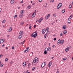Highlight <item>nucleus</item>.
<instances>
[{"instance_id":"obj_1","label":"nucleus","mask_w":73,"mask_h":73,"mask_svg":"<svg viewBox=\"0 0 73 73\" xmlns=\"http://www.w3.org/2000/svg\"><path fill=\"white\" fill-rule=\"evenodd\" d=\"M37 36V33L36 31L33 33L31 35V37H36Z\"/></svg>"},{"instance_id":"obj_2","label":"nucleus","mask_w":73,"mask_h":73,"mask_svg":"<svg viewBox=\"0 0 73 73\" xmlns=\"http://www.w3.org/2000/svg\"><path fill=\"white\" fill-rule=\"evenodd\" d=\"M37 61H38V59L37 58V57H36L34 59L33 62L34 63H36V62H37Z\"/></svg>"},{"instance_id":"obj_3","label":"nucleus","mask_w":73,"mask_h":73,"mask_svg":"<svg viewBox=\"0 0 73 73\" xmlns=\"http://www.w3.org/2000/svg\"><path fill=\"white\" fill-rule=\"evenodd\" d=\"M45 65H46V64H45V62H44V63H43L41 65V68H44V67Z\"/></svg>"},{"instance_id":"obj_4","label":"nucleus","mask_w":73,"mask_h":73,"mask_svg":"<svg viewBox=\"0 0 73 73\" xmlns=\"http://www.w3.org/2000/svg\"><path fill=\"white\" fill-rule=\"evenodd\" d=\"M45 29H43L42 31V33L43 34H44V33H45Z\"/></svg>"},{"instance_id":"obj_5","label":"nucleus","mask_w":73,"mask_h":73,"mask_svg":"<svg viewBox=\"0 0 73 73\" xmlns=\"http://www.w3.org/2000/svg\"><path fill=\"white\" fill-rule=\"evenodd\" d=\"M52 62H49V63L48 64V67L49 68H50V66H51V65H52Z\"/></svg>"},{"instance_id":"obj_6","label":"nucleus","mask_w":73,"mask_h":73,"mask_svg":"<svg viewBox=\"0 0 73 73\" xmlns=\"http://www.w3.org/2000/svg\"><path fill=\"white\" fill-rule=\"evenodd\" d=\"M4 42V40L2 39H0V44H2Z\"/></svg>"},{"instance_id":"obj_7","label":"nucleus","mask_w":73,"mask_h":73,"mask_svg":"<svg viewBox=\"0 0 73 73\" xmlns=\"http://www.w3.org/2000/svg\"><path fill=\"white\" fill-rule=\"evenodd\" d=\"M61 40L60 39H59L57 41V44L58 45L59 44H60V42H61Z\"/></svg>"},{"instance_id":"obj_8","label":"nucleus","mask_w":73,"mask_h":73,"mask_svg":"<svg viewBox=\"0 0 73 73\" xmlns=\"http://www.w3.org/2000/svg\"><path fill=\"white\" fill-rule=\"evenodd\" d=\"M62 3H59L58 4V7H59H59H61L62 6Z\"/></svg>"},{"instance_id":"obj_9","label":"nucleus","mask_w":73,"mask_h":73,"mask_svg":"<svg viewBox=\"0 0 73 73\" xmlns=\"http://www.w3.org/2000/svg\"><path fill=\"white\" fill-rule=\"evenodd\" d=\"M14 0H11V4H13L14 3Z\"/></svg>"},{"instance_id":"obj_10","label":"nucleus","mask_w":73,"mask_h":73,"mask_svg":"<svg viewBox=\"0 0 73 73\" xmlns=\"http://www.w3.org/2000/svg\"><path fill=\"white\" fill-rule=\"evenodd\" d=\"M66 26H65V25H64L63 26V29H66Z\"/></svg>"},{"instance_id":"obj_11","label":"nucleus","mask_w":73,"mask_h":73,"mask_svg":"<svg viewBox=\"0 0 73 73\" xmlns=\"http://www.w3.org/2000/svg\"><path fill=\"white\" fill-rule=\"evenodd\" d=\"M42 20H43V17H42L39 20V21H40L41 22Z\"/></svg>"},{"instance_id":"obj_12","label":"nucleus","mask_w":73,"mask_h":73,"mask_svg":"<svg viewBox=\"0 0 73 73\" xmlns=\"http://www.w3.org/2000/svg\"><path fill=\"white\" fill-rule=\"evenodd\" d=\"M69 50V47H67L66 48V49H65L66 52H68Z\"/></svg>"},{"instance_id":"obj_13","label":"nucleus","mask_w":73,"mask_h":73,"mask_svg":"<svg viewBox=\"0 0 73 73\" xmlns=\"http://www.w3.org/2000/svg\"><path fill=\"white\" fill-rule=\"evenodd\" d=\"M23 66H25V65H26V62H24L23 63Z\"/></svg>"},{"instance_id":"obj_14","label":"nucleus","mask_w":73,"mask_h":73,"mask_svg":"<svg viewBox=\"0 0 73 73\" xmlns=\"http://www.w3.org/2000/svg\"><path fill=\"white\" fill-rule=\"evenodd\" d=\"M29 47H27L26 49V52H29V50H28V49H29Z\"/></svg>"},{"instance_id":"obj_15","label":"nucleus","mask_w":73,"mask_h":73,"mask_svg":"<svg viewBox=\"0 0 73 73\" xmlns=\"http://www.w3.org/2000/svg\"><path fill=\"white\" fill-rule=\"evenodd\" d=\"M23 14L21 13V14H20L19 15V17H21H21H23Z\"/></svg>"},{"instance_id":"obj_16","label":"nucleus","mask_w":73,"mask_h":73,"mask_svg":"<svg viewBox=\"0 0 73 73\" xmlns=\"http://www.w3.org/2000/svg\"><path fill=\"white\" fill-rule=\"evenodd\" d=\"M68 23H69V24H70V19H68Z\"/></svg>"},{"instance_id":"obj_17","label":"nucleus","mask_w":73,"mask_h":73,"mask_svg":"<svg viewBox=\"0 0 73 73\" xmlns=\"http://www.w3.org/2000/svg\"><path fill=\"white\" fill-rule=\"evenodd\" d=\"M66 33H67V31L66 30L64 31L63 32V34L64 35H65V34H66Z\"/></svg>"},{"instance_id":"obj_18","label":"nucleus","mask_w":73,"mask_h":73,"mask_svg":"<svg viewBox=\"0 0 73 73\" xmlns=\"http://www.w3.org/2000/svg\"><path fill=\"white\" fill-rule=\"evenodd\" d=\"M64 42V40H62L61 41H60V44H62Z\"/></svg>"},{"instance_id":"obj_19","label":"nucleus","mask_w":73,"mask_h":73,"mask_svg":"<svg viewBox=\"0 0 73 73\" xmlns=\"http://www.w3.org/2000/svg\"><path fill=\"white\" fill-rule=\"evenodd\" d=\"M19 35H23V31H21L20 32Z\"/></svg>"},{"instance_id":"obj_20","label":"nucleus","mask_w":73,"mask_h":73,"mask_svg":"<svg viewBox=\"0 0 73 73\" xmlns=\"http://www.w3.org/2000/svg\"><path fill=\"white\" fill-rule=\"evenodd\" d=\"M24 24V22H21L20 23V25H23V24Z\"/></svg>"},{"instance_id":"obj_21","label":"nucleus","mask_w":73,"mask_h":73,"mask_svg":"<svg viewBox=\"0 0 73 73\" xmlns=\"http://www.w3.org/2000/svg\"><path fill=\"white\" fill-rule=\"evenodd\" d=\"M65 9H64L63 10H62V13H64V12H65Z\"/></svg>"},{"instance_id":"obj_22","label":"nucleus","mask_w":73,"mask_h":73,"mask_svg":"<svg viewBox=\"0 0 73 73\" xmlns=\"http://www.w3.org/2000/svg\"><path fill=\"white\" fill-rule=\"evenodd\" d=\"M21 37H22V36L21 35H19V38H21Z\"/></svg>"},{"instance_id":"obj_23","label":"nucleus","mask_w":73,"mask_h":73,"mask_svg":"<svg viewBox=\"0 0 73 73\" xmlns=\"http://www.w3.org/2000/svg\"><path fill=\"white\" fill-rule=\"evenodd\" d=\"M49 19V17H48V16L47 15L46 17V19L47 20V19Z\"/></svg>"},{"instance_id":"obj_24","label":"nucleus","mask_w":73,"mask_h":73,"mask_svg":"<svg viewBox=\"0 0 73 73\" xmlns=\"http://www.w3.org/2000/svg\"><path fill=\"white\" fill-rule=\"evenodd\" d=\"M44 53L45 54H47V52L46 51H45L44 52Z\"/></svg>"},{"instance_id":"obj_25","label":"nucleus","mask_w":73,"mask_h":73,"mask_svg":"<svg viewBox=\"0 0 73 73\" xmlns=\"http://www.w3.org/2000/svg\"><path fill=\"white\" fill-rule=\"evenodd\" d=\"M67 59V58H63V60L64 61H65V60H66Z\"/></svg>"},{"instance_id":"obj_26","label":"nucleus","mask_w":73,"mask_h":73,"mask_svg":"<svg viewBox=\"0 0 73 73\" xmlns=\"http://www.w3.org/2000/svg\"><path fill=\"white\" fill-rule=\"evenodd\" d=\"M72 8V5L70 4L69 5V8Z\"/></svg>"},{"instance_id":"obj_27","label":"nucleus","mask_w":73,"mask_h":73,"mask_svg":"<svg viewBox=\"0 0 73 73\" xmlns=\"http://www.w3.org/2000/svg\"><path fill=\"white\" fill-rule=\"evenodd\" d=\"M21 13L22 14V13H24V10H22L21 12Z\"/></svg>"},{"instance_id":"obj_28","label":"nucleus","mask_w":73,"mask_h":73,"mask_svg":"<svg viewBox=\"0 0 73 73\" xmlns=\"http://www.w3.org/2000/svg\"><path fill=\"white\" fill-rule=\"evenodd\" d=\"M50 49H51V48H50V47H49L48 48V50L49 51L50 50Z\"/></svg>"},{"instance_id":"obj_29","label":"nucleus","mask_w":73,"mask_h":73,"mask_svg":"<svg viewBox=\"0 0 73 73\" xmlns=\"http://www.w3.org/2000/svg\"><path fill=\"white\" fill-rule=\"evenodd\" d=\"M31 8V6H29L28 7V8L29 9H30Z\"/></svg>"},{"instance_id":"obj_30","label":"nucleus","mask_w":73,"mask_h":73,"mask_svg":"<svg viewBox=\"0 0 73 73\" xmlns=\"http://www.w3.org/2000/svg\"><path fill=\"white\" fill-rule=\"evenodd\" d=\"M45 51H47L48 50V48H45L44 49Z\"/></svg>"},{"instance_id":"obj_31","label":"nucleus","mask_w":73,"mask_h":73,"mask_svg":"<svg viewBox=\"0 0 73 73\" xmlns=\"http://www.w3.org/2000/svg\"><path fill=\"white\" fill-rule=\"evenodd\" d=\"M4 65V64H1V67H3V66Z\"/></svg>"},{"instance_id":"obj_32","label":"nucleus","mask_w":73,"mask_h":73,"mask_svg":"<svg viewBox=\"0 0 73 73\" xmlns=\"http://www.w3.org/2000/svg\"><path fill=\"white\" fill-rule=\"evenodd\" d=\"M5 22V20H4L3 21H2V23H4Z\"/></svg>"},{"instance_id":"obj_33","label":"nucleus","mask_w":73,"mask_h":73,"mask_svg":"<svg viewBox=\"0 0 73 73\" xmlns=\"http://www.w3.org/2000/svg\"><path fill=\"white\" fill-rule=\"evenodd\" d=\"M12 31V29H9V32H11Z\"/></svg>"},{"instance_id":"obj_34","label":"nucleus","mask_w":73,"mask_h":73,"mask_svg":"<svg viewBox=\"0 0 73 73\" xmlns=\"http://www.w3.org/2000/svg\"><path fill=\"white\" fill-rule=\"evenodd\" d=\"M17 17V15H15V17H14V19H16Z\"/></svg>"},{"instance_id":"obj_35","label":"nucleus","mask_w":73,"mask_h":73,"mask_svg":"<svg viewBox=\"0 0 73 73\" xmlns=\"http://www.w3.org/2000/svg\"><path fill=\"white\" fill-rule=\"evenodd\" d=\"M35 69H36V68L33 67L32 69L33 70H35Z\"/></svg>"},{"instance_id":"obj_36","label":"nucleus","mask_w":73,"mask_h":73,"mask_svg":"<svg viewBox=\"0 0 73 73\" xmlns=\"http://www.w3.org/2000/svg\"><path fill=\"white\" fill-rule=\"evenodd\" d=\"M72 17V16H70L69 17V18L68 19H70H70H72V17Z\"/></svg>"},{"instance_id":"obj_37","label":"nucleus","mask_w":73,"mask_h":73,"mask_svg":"<svg viewBox=\"0 0 73 73\" xmlns=\"http://www.w3.org/2000/svg\"><path fill=\"white\" fill-rule=\"evenodd\" d=\"M5 61H8V58H6V59H5Z\"/></svg>"},{"instance_id":"obj_38","label":"nucleus","mask_w":73,"mask_h":73,"mask_svg":"<svg viewBox=\"0 0 73 73\" xmlns=\"http://www.w3.org/2000/svg\"><path fill=\"white\" fill-rule=\"evenodd\" d=\"M36 14V12H34L33 13V15H35V14Z\"/></svg>"},{"instance_id":"obj_39","label":"nucleus","mask_w":73,"mask_h":73,"mask_svg":"<svg viewBox=\"0 0 73 73\" xmlns=\"http://www.w3.org/2000/svg\"><path fill=\"white\" fill-rule=\"evenodd\" d=\"M46 34L44 35V38H46Z\"/></svg>"},{"instance_id":"obj_40","label":"nucleus","mask_w":73,"mask_h":73,"mask_svg":"<svg viewBox=\"0 0 73 73\" xmlns=\"http://www.w3.org/2000/svg\"><path fill=\"white\" fill-rule=\"evenodd\" d=\"M48 30H49V28H46V30L47 31H48Z\"/></svg>"},{"instance_id":"obj_41","label":"nucleus","mask_w":73,"mask_h":73,"mask_svg":"<svg viewBox=\"0 0 73 73\" xmlns=\"http://www.w3.org/2000/svg\"><path fill=\"white\" fill-rule=\"evenodd\" d=\"M41 22V21H39V20H38V23H39V24H40V23Z\"/></svg>"},{"instance_id":"obj_42","label":"nucleus","mask_w":73,"mask_h":73,"mask_svg":"<svg viewBox=\"0 0 73 73\" xmlns=\"http://www.w3.org/2000/svg\"><path fill=\"white\" fill-rule=\"evenodd\" d=\"M53 16L54 17H56V14L55 13V14H53Z\"/></svg>"},{"instance_id":"obj_43","label":"nucleus","mask_w":73,"mask_h":73,"mask_svg":"<svg viewBox=\"0 0 73 73\" xmlns=\"http://www.w3.org/2000/svg\"><path fill=\"white\" fill-rule=\"evenodd\" d=\"M54 41H56V38H55L54 39Z\"/></svg>"},{"instance_id":"obj_44","label":"nucleus","mask_w":73,"mask_h":73,"mask_svg":"<svg viewBox=\"0 0 73 73\" xmlns=\"http://www.w3.org/2000/svg\"><path fill=\"white\" fill-rule=\"evenodd\" d=\"M35 15H33L32 16V17L33 18L34 17H35Z\"/></svg>"},{"instance_id":"obj_45","label":"nucleus","mask_w":73,"mask_h":73,"mask_svg":"<svg viewBox=\"0 0 73 73\" xmlns=\"http://www.w3.org/2000/svg\"><path fill=\"white\" fill-rule=\"evenodd\" d=\"M39 2H41L42 1V0H38Z\"/></svg>"},{"instance_id":"obj_46","label":"nucleus","mask_w":73,"mask_h":73,"mask_svg":"<svg viewBox=\"0 0 73 73\" xmlns=\"http://www.w3.org/2000/svg\"><path fill=\"white\" fill-rule=\"evenodd\" d=\"M58 6H57V9H58L59 8H60V7L59 6V7H58Z\"/></svg>"},{"instance_id":"obj_47","label":"nucleus","mask_w":73,"mask_h":73,"mask_svg":"<svg viewBox=\"0 0 73 73\" xmlns=\"http://www.w3.org/2000/svg\"><path fill=\"white\" fill-rule=\"evenodd\" d=\"M62 33H60V36H62Z\"/></svg>"},{"instance_id":"obj_48","label":"nucleus","mask_w":73,"mask_h":73,"mask_svg":"<svg viewBox=\"0 0 73 73\" xmlns=\"http://www.w3.org/2000/svg\"><path fill=\"white\" fill-rule=\"evenodd\" d=\"M31 28H32V27H31V26H30L29 27L30 29H31Z\"/></svg>"},{"instance_id":"obj_49","label":"nucleus","mask_w":73,"mask_h":73,"mask_svg":"<svg viewBox=\"0 0 73 73\" xmlns=\"http://www.w3.org/2000/svg\"><path fill=\"white\" fill-rule=\"evenodd\" d=\"M31 65V64H30V63H29L28 64V66H29V65Z\"/></svg>"},{"instance_id":"obj_50","label":"nucleus","mask_w":73,"mask_h":73,"mask_svg":"<svg viewBox=\"0 0 73 73\" xmlns=\"http://www.w3.org/2000/svg\"><path fill=\"white\" fill-rule=\"evenodd\" d=\"M48 17H50V14H48Z\"/></svg>"},{"instance_id":"obj_51","label":"nucleus","mask_w":73,"mask_h":73,"mask_svg":"<svg viewBox=\"0 0 73 73\" xmlns=\"http://www.w3.org/2000/svg\"><path fill=\"white\" fill-rule=\"evenodd\" d=\"M23 3V0H22L21 1V3Z\"/></svg>"},{"instance_id":"obj_52","label":"nucleus","mask_w":73,"mask_h":73,"mask_svg":"<svg viewBox=\"0 0 73 73\" xmlns=\"http://www.w3.org/2000/svg\"><path fill=\"white\" fill-rule=\"evenodd\" d=\"M1 8H0V12H1Z\"/></svg>"},{"instance_id":"obj_53","label":"nucleus","mask_w":73,"mask_h":73,"mask_svg":"<svg viewBox=\"0 0 73 73\" xmlns=\"http://www.w3.org/2000/svg\"><path fill=\"white\" fill-rule=\"evenodd\" d=\"M14 46H12V49H14Z\"/></svg>"},{"instance_id":"obj_54","label":"nucleus","mask_w":73,"mask_h":73,"mask_svg":"<svg viewBox=\"0 0 73 73\" xmlns=\"http://www.w3.org/2000/svg\"><path fill=\"white\" fill-rule=\"evenodd\" d=\"M36 27V25H35L34 26V28H35Z\"/></svg>"},{"instance_id":"obj_55","label":"nucleus","mask_w":73,"mask_h":73,"mask_svg":"<svg viewBox=\"0 0 73 73\" xmlns=\"http://www.w3.org/2000/svg\"><path fill=\"white\" fill-rule=\"evenodd\" d=\"M25 40H24L23 42H22V44H23V43H24V42H25Z\"/></svg>"},{"instance_id":"obj_56","label":"nucleus","mask_w":73,"mask_h":73,"mask_svg":"<svg viewBox=\"0 0 73 73\" xmlns=\"http://www.w3.org/2000/svg\"><path fill=\"white\" fill-rule=\"evenodd\" d=\"M7 37H9V35H7Z\"/></svg>"},{"instance_id":"obj_57","label":"nucleus","mask_w":73,"mask_h":73,"mask_svg":"<svg viewBox=\"0 0 73 73\" xmlns=\"http://www.w3.org/2000/svg\"><path fill=\"white\" fill-rule=\"evenodd\" d=\"M2 56H3L2 54L0 55V58Z\"/></svg>"},{"instance_id":"obj_58","label":"nucleus","mask_w":73,"mask_h":73,"mask_svg":"<svg viewBox=\"0 0 73 73\" xmlns=\"http://www.w3.org/2000/svg\"><path fill=\"white\" fill-rule=\"evenodd\" d=\"M28 70H27V72L26 73H30V72H28Z\"/></svg>"},{"instance_id":"obj_59","label":"nucleus","mask_w":73,"mask_h":73,"mask_svg":"<svg viewBox=\"0 0 73 73\" xmlns=\"http://www.w3.org/2000/svg\"><path fill=\"white\" fill-rule=\"evenodd\" d=\"M4 45H5L4 44H3L2 45V46L3 47L4 46Z\"/></svg>"},{"instance_id":"obj_60","label":"nucleus","mask_w":73,"mask_h":73,"mask_svg":"<svg viewBox=\"0 0 73 73\" xmlns=\"http://www.w3.org/2000/svg\"><path fill=\"white\" fill-rule=\"evenodd\" d=\"M56 73H59V72H58V71H57L56 72Z\"/></svg>"},{"instance_id":"obj_61","label":"nucleus","mask_w":73,"mask_h":73,"mask_svg":"<svg viewBox=\"0 0 73 73\" xmlns=\"http://www.w3.org/2000/svg\"><path fill=\"white\" fill-rule=\"evenodd\" d=\"M52 3H53V2H54V0H52Z\"/></svg>"},{"instance_id":"obj_62","label":"nucleus","mask_w":73,"mask_h":73,"mask_svg":"<svg viewBox=\"0 0 73 73\" xmlns=\"http://www.w3.org/2000/svg\"><path fill=\"white\" fill-rule=\"evenodd\" d=\"M26 51H27L26 50H25L24 51V53H26Z\"/></svg>"},{"instance_id":"obj_63","label":"nucleus","mask_w":73,"mask_h":73,"mask_svg":"<svg viewBox=\"0 0 73 73\" xmlns=\"http://www.w3.org/2000/svg\"><path fill=\"white\" fill-rule=\"evenodd\" d=\"M52 47L53 48H54V45H53V46H52Z\"/></svg>"},{"instance_id":"obj_64","label":"nucleus","mask_w":73,"mask_h":73,"mask_svg":"<svg viewBox=\"0 0 73 73\" xmlns=\"http://www.w3.org/2000/svg\"><path fill=\"white\" fill-rule=\"evenodd\" d=\"M53 58H54V57H53L52 58V59H53Z\"/></svg>"}]
</instances>
